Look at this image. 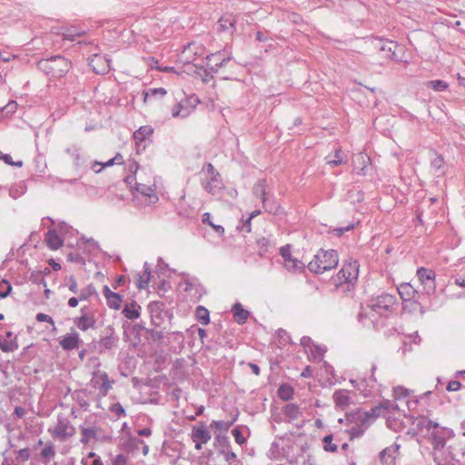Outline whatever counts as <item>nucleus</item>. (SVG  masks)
<instances>
[{
	"instance_id": "nucleus-10",
	"label": "nucleus",
	"mask_w": 465,
	"mask_h": 465,
	"mask_svg": "<svg viewBox=\"0 0 465 465\" xmlns=\"http://www.w3.org/2000/svg\"><path fill=\"white\" fill-rule=\"evenodd\" d=\"M226 49L223 51H218L217 53L211 54L206 56V60L208 61L206 66L212 72L217 73L220 68L224 66L229 61L232 60L231 53L228 55H225Z\"/></svg>"
},
{
	"instance_id": "nucleus-55",
	"label": "nucleus",
	"mask_w": 465,
	"mask_h": 465,
	"mask_svg": "<svg viewBox=\"0 0 465 465\" xmlns=\"http://www.w3.org/2000/svg\"><path fill=\"white\" fill-rule=\"evenodd\" d=\"M12 290V286L9 283V282L3 280L0 282V297L5 298L6 297Z\"/></svg>"
},
{
	"instance_id": "nucleus-23",
	"label": "nucleus",
	"mask_w": 465,
	"mask_h": 465,
	"mask_svg": "<svg viewBox=\"0 0 465 465\" xmlns=\"http://www.w3.org/2000/svg\"><path fill=\"white\" fill-rule=\"evenodd\" d=\"M348 420L357 423L365 430L372 423L368 413L361 410L348 415Z\"/></svg>"
},
{
	"instance_id": "nucleus-57",
	"label": "nucleus",
	"mask_w": 465,
	"mask_h": 465,
	"mask_svg": "<svg viewBox=\"0 0 465 465\" xmlns=\"http://www.w3.org/2000/svg\"><path fill=\"white\" fill-rule=\"evenodd\" d=\"M366 412L368 413L371 422H373L378 417L383 414L380 404L371 408L369 411Z\"/></svg>"
},
{
	"instance_id": "nucleus-6",
	"label": "nucleus",
	"mask_w": 465,
	"mask_h": 465,
	"mask_svg": "<svg viewBox=\"0 0 465 465\" xmlns=\"http://www.w3.org/2000/svg\"><path fill=\"white\" fill-rule=\"evenodd\" d=\"M190 437L195 444V450H202L203 445L206 444L211 440L212 434L207 429L206 424L204 422H200L193 427Z\"/></svg>"
},
{
	"instance_id": "nucleus-62",
	"label": "nucleus",
	"mask_w": 465,
	"mask_h": 465,
	"mask_svg": "<svg viewBox=\"0 0 465 465\" xmlns=\"http://www.w3.org/2000/svg\"><path fill=\"white\" fill-rule=\"evenodd\" d=\"M110 411L113 412L114 414H115L117 417L125 415V411L119 402L113 404L110 407Z\"/></svg>"
},
{
	"instance_id": "nucleus-5",
	"label": "nucleus",
	"mask_w": 465,
	"mask_h": 465,
	"mask_svg": "<svg viewBox=\"0 0 465 465\" xmlns=\"http://www.w3.org/2000/svg\"><path fill=\"white\" fill-rule=\"evenodd\" d=\"M416 426L419 430H426L428 434V441L431 442L433 438L446 434L451 429L440 425L438 422L429 420L426 417L418 419Z\"/></svg>"
},
{
	"instance_id": "nucleus-54",
	"label": "nucleus",
	"mask_w": 465,
	"mask_h": 465,
	"mask_svg": "<svg viewBox=\"0 0 465 465\" xmlns=\"http://www.w3.org/2000/svg\"><path fill=\"white\" fill-rule=\"evenodd\" d=\"M393 395L396 400L406 398L409 395V391L402 386H397L393 389Z\"/></svg>"
},
{
	"instance_id": "nucleus-64",
	"label": "nucleus",
	"mask_w": 465,
	"mask_h": 465,
	"mask_svg": "<svg viewBox=\"0 0 465 465\" xmlns=\"http://www.w3.org/2000/svg\"><path fill=\"white\" fill-rule=\"evenodd\" d=\"M349 431L351 438H359L363 434L365 429L357 424L352 426Z\"/></svg>"
},
{
	"instance_id": "nucleus-29",
	"label": "nucleus",
	"mask_w": 465,
	"mask_h": 465,
	"mask_svg": "<svg viewBox=\"0 0 465 465\" xmlns=\"http://www.w3.org/2000/svg\"><path fill=\"white\" fill-rule=\"evenodd\" d=\"M140 305L136 302H128L124 305L123 314L129 320H135L140 316Z\"/></svg>"
},
{
	"instance_id": "nucleus-21",
	"label": "nucleus",
	"mask_w": 465,
	"mask_h": 465,
	"mask_svg": "<svg viewBox=\"0 0 465 465\" xmlns=\"http://www.w3.org/2000/svg\"><path fill=\"white\" fill-rule=\"evenodd\" d=\"M82 342L79 334L75 331L64 335L60 341V345L64 350L71 351L77 349Z\"/></svg>"
},
{
	"instance_id": "nucleus-38",
	"label": "nucleus",
	"mask_w": 465,
	"mask_h": 465,
	"mask_svg": "<svg viewBox=\"0 0 465 465\" xmlns=\"http://www.w3.org/2000/svg\"><path fill=\"white\" fill-rule=\"evenodd\" d=\"M327 164L331 166H337L345 163L344 153L341 148H337L334 152L333 158L331 155L326 157Z\"/></svg>"
},
{
	"instance_id": "nucleus-4",
	"label": "nucleus",
	"mask_w": 465,
	"mask_h": 465,
	"mask_svg": "<svg viewBox=\"0 0 465 465\" xmlns=\"http://www.w3.org/2000/svg\"><path fill=\"white\" fill-rule=\"evenodd\" d=\"M38 68L51 77L61 78L70 71L72 63L62 55H54L39 61Z\"/></svg>"
},
{
	"instance_id": "nucleus-33",
	"label": "nucleus",
	"mask_w": 465,
	"mask_h": 465,
	"mask_svg": "<svg viewBox=\"0 0 465 465\" xmlns=\"http://www.w3.org/2000/svg\"><path fill=\"white\" fill-rule=\"evenodd\" d=\"M310 346L311 347H309V350L307 351H305L307 353L309 359L317 361H321L323 358V355H324L326 350L317 344H314V343Z\"/></svg>"
},
{
	"instance_id": "nucleus-61",
	"label": "nucleus",
	"mask_w": 465,
	"mask_h": 465,
	"mask_svg": "<svg viewBox=\"0 0 465 465\" xmlns=\"http://www.w3.org/2000/svg\"><path fill=\"white\" fill-rule=\"evenodd\" d=\"M94 288L92 285L87 286L85 289L82 290L79 294L80 301L87 300L93 293H94Z\"/></svg>"
},
{
	"instance_id": "nucleus-28",
	"label": "nucleus",
	"mask_w": 465,
	"mask_h": 465,
	"mask_svg": "<svg viewBox=\"0 0 465 465\" xmlns=\"http://www.w3.org/2000/svg\"><path fill=\"white\" fill-rule=\"evenodd\" d=\"M376 370H377L376 364H372L371 369V376L370 381H369L368 383H367V381H365V380L358 381V380H353V379H351L350 381V382L357 390L365 391L367 386H370L371 388L373 387V384H369L370 382H371V383H375L376 382V378L374 376V373H375Z\"/></svg>"
},
{
	"instance_id": "nucleus-25",
	"label": "nucleus",
	"mask_w": 465,
	"mask_h": 465,
	"mask_svg": "<svg viewBox=\"0 0 465 465\" xmlns=\"http://www.w3.org/2000/svg\"><path fill=\"white\" fill-rule=\"evenodd\" d=\"M45 242L47 246L51 250H58L60 247L63 246V240L61 237L57 234L55 230L52 229L49 230L45 235Z\"/></svg>"
},
{
	"instance_id": "nucleus-59",
	"label": "nucleus",
	"mask_w": 465,
	"mask_h": 465,
	"mask_svg": "<svg viewBox=\"0 0 465 465\" xmlns=\"http://www.w3.org/2000/svg\"><path fill=\"white\" fill-rule=\"evenodd\" d=\"M263 204V208L266 212L273 214H277L280 209V206L275 203H268L267 199L265 202H262Z\"/></svg>"
},
{
	"instance_id": "nucleus-19",
	"label": "nucleus",
	"mask_w": 465,
	"mask_h": 465,
	"mask_svg": "<svg viewBox=\"0 0 465 465\" xmlns=\"http://www.w3.org/2000/svg\"><path fill=\"white\" fill-rule=\"evenodd\" d=\"M135 190L138 193L145 198V201L148 202V203H154L159 199L154 189L150 185L136 183Z\"/></svg>"
},
{
	"instance_id": "nucleus-50",
	"label": "nucleus",
	"mask_w": 465,
	"mask_h": 465,
	"mask_svg": "<svg viewBox=\"0 0 465 465\" xmlns=\"http://www.w3.org/2000/svg\"><path fill=\"white\" fill-rule=\"evenodd\" d=\"M202 222L203 223L209 224L217 233L220 235L223 234L224 229L222 225H216L213 222L211 221V214L209 213H204L203 214Z\"/></svg>"
},
{
	"instance_id": "nucleus-53",
	"label": "nucleus",
	"mask_w": 465,
	"mask_h": 465,
	"mask_svg": "<svg viewBox=\"0 0 465 465\" xmlns=\"http://www.w3.org/2000/svg\"><path fill=\"white\" fill-rule=\"evenodd\" d=\"M380 406H381V408L382 412H383L384 411H388V412L392 413V412H393V411H395L396 409H398V406H397L394 402H392V401H389V400L382 401L380 403Z\"/></svg>"
},
{
	"instance_id": "nucleus-51",
	"label": "nucleus",
	"mask_w": 465,
	"mask_h": 465,
	"mask_svg": "<svg viewBox=\"0 0 465 465\" xmlns=\"http://www.w3.org/2000/svg\"><path fill=\"white\" fill-rule=\"evenodd\" d=\"M434 157L431 159V166L436 171H440L443 173L444 168V160L443 157L440 154H438L436 153H433Z\"/></svg>"
},
{
	"instance_id": "nucleus-11",
	"label": "nucleus",
	"mask_w": 465,
	"mask_h": 465,
	"mask_svg": "<svg viewBox=\"0 0 465 465\" xmlns=\"http://www.w3.org/2000/svg\"><path fill=\"white\" fill-rule=\"evenodd\" d=\"M417 276L420 284L423 285L424 291L430 294L436 289L435 272L430 269L420 267L417 270Z\"/></svg>"
},
{
	"instance_id": "nucleus-35",
	"label": "nucleus",
	"mask_w": 465,
	"mask_h": 465,
	"mask_svg": "<svg viewBox=\"0 0 465 465\" xmlns=\"http://www.w3.org/2000/svg\"><path fill=\"white\" fill-rule=\"evenodd\" d=\"M266 180L262 179L259 180L252 188L253 194L259 198L262 202H265L266 200Z\"/></svg>"
},
{
	"instance_id": "nucleus-12",
	"label": "nucleus",
	"mask_w": 465,
	"mask_h": 465,
	"mask_svg": "<svg viewBox=\"0 0 465 465\" xmlns=\"http://www.w3.org/2000/svg\"><path fill=\"white\" fill-rule=\"evenodd\" d=\"M49 431L53 436L65 440L74 435V429L67 419L59 417L55 427L53 430H49Z\"/></svg>"
},
{
	"instance_id": "nucleus-8",
	"label": "nucleus",
	"mask_w": 465,
	"mask_h": 465,
	"mask_svg": "<svg viewBox=\"0 0 465 465\" xmlns=\"http://www.w3.org/2000/svg\"><path fill=\"white\" fill-rule=\"evenodd\" d=\"M359 275V264L357 261H352L345 263L337 274V281L339 282H347L353 284Z\"/></svg>"
},
{
	"instance_id": "nucleus-49",
	"label": "nucleus",
	"mask_w": 465,
	"mask_h": 465,
	"mask_svg": "<svg viewBox=\"0 0 465 465\" xmlns=\"http://www.w3.org/2000/svg\"><path fill=\"white\" fill-rule=\"evenodd\" d=\"M81 433V442L84 444H87L91 439L96 437V431L94 428H83Z\"/></svg>"
},
{
	"instance_id": "nucleus-13",
	"label": "nucleus",
	"mask_w": 465,
	"mask_h": 465,
	"mask_svg": "<svg viewBox=\"0 0 465 465\" xmlns=\"http://www.w3.org/2000/svg\"><path fill=\"white\" fill-rule=\"evenodd\" d=\"M111 59L106 56L94 54L88 59V64L97 74H104L110 70Z\"/></svg>"
},
{
	"instance_id": "nucleus-1",
	"label": "nucleus",
	"mask_w": 465,
	"mask_h": 465,
	"mask_svg": "<svg viewBox=\"0 0 465 465\" xmlns=\"http://www.w3.org/2000/svg\"><path fill=\"white\" fill-rule=\"evenodd\" d=\"M455 437L453 430L441 436L433 438L430 442L431 445V457L435 465H459L460 456L463 457L464 452L456 451L453 444L448 442Z\"/></svg>"
},
{
	"instance_id": "nucleus-42",
	"label": "nucleus",
	"mask_w": 465,
	"mask_h": 465,
	"mask_svg": "<svg viewBox=\"0 0 465 465\" xmlns=\"http://www.w3.org/2000/svg\"><path fill=\"white\" fill-rule=\"evenodd\" d=\"M55 456V450L53 443H47L45 448L41 450V457L45 460V463H48L51 459Z\"/></svg>"
},
{
	"instance_id": "nucleus-15",
	"label": "nucleus",
	"mask_w": 465,
	"mask_h": 465,
	"mask_svg": "<svg viewBox=\"0 0 465 465\" xmlns=\"http://www.w3.org/2000/svg\"><path fill=\"white\" fill-rule=\"evenodd\" d=\"M398 293L403 302H419L420 292L409 282L401 283L398 288Z\"/></svg>"
},
{
	"instance_id": "nucleus-31",
	"label": "nucleus",
	"mask_w": 465,
	"mask_h": 465,
	"mask_svg": "<svg viewBox=\"0 0 465 465\" xmlns=\"http://www.w3.org/2000/svg\"><path fill=\"white\" fill-rule=\"evenodd\" d=\"M371 159L370 157L363 153H360L356 158L353 160V163L355 164L354 169H357L356 163L361 164L362 166L360 168V170L357 172L361 175H366L368 172V164L370 163Z\"/></svg>"
},
{
	"instance_id": "nucleus-18",
	"label": "nucleus",
	"mask_w": 465,
	"mask_h": 465,
	"mask_svg": "<svg viewBox=\"0 0 465 465\" xmlns=\"http://www.w3.org/2000/svg\"><path fill=\"white\" fill-rule=\"evenodd\" d=\"M202 185L207 193L213 195L219 193L223 188L221 175L205 178V180L202 182Z\"/></svg>"
},
{
	"instance_id": "nucleus-9",
	"label": "nucleus",
	"mask_w": 465,
	"mask_h": 465,
	"mask_svg": "<svg viewBox=\"0 0 465 465\" xmlns=\"http://www.w3.org/2000/svg\"><path fill=\"white\" fill-rule=\"evenodd\" d=\"M81 315L74 319V324L81 331H86L89 329H96V319L94 312L88 307L81 308Z\"/></svg>"
},
{
	"instance_id": "nucleus-37",
	"label": "nucleus",
	"mask_w": 465,
	"mask_h": 465,
	"mask_svg": "<svg viewBox=\"0 0 465 465\" xmlns=\"http://www.w3.org/2000/svg\"><path fill=\"white\" fill-rule=\"evenodd\" d=\"M0 349L4 352H12L18 349L16 339L9 340L0 336Z\"/></svg>"
},
{
	"instance_id": "nucleus-63",
	"label": "nucleus",
	"mask_w": 465,
	"mask_h": 465,
	"mask_svg": "<svg viewBox=\"0 0 465 465\" xmlns=\"http://www.w3.org/2000/svg\"><path fill=\"white\" fill-rule=\"evenodd\" d=\"M203 171L206 173V178H211L218 175H221L214 168V166L212 163H207L203 168Z\"/></svg>"
},
{
	"instance_id": "nucleus-24",
	"label": "nucleus",
	"mask_w": 465,
	"mask_h": 465,
	"mask_svg": "<svg viewBox=\"0 0 465 465\" xmlns=\"http://www.w3.org/2000/svg\"><path fill=\"white\" fill-rule=\"evenodd\" d=\"M85 34L84 29L78 28L76 26H69L62 28L58 33L62 36L63 40L74 41L76 37L82 36Z\"/></svg>"
},
{
	"instance_id": "nucleus-16",
	"label": "nucleus",
	"mask_w": 465,
	"mask_h": 465,
	"mask_svg": "<svg viewBox=\"0 0 465 465\" xmlns=\"http://www.w3.org/2000/svg\"><path fill=\"white\" fill-rule=\"evenodd\" d=\"M119 338L115 334L114 329L112 326H107L104 330V335L99 341L100 351L116 347Z\"/></svg>"
},
{
	"instance_id": "nucleus-2",
	"label": "nucleus",
	"mask_w": 465,
	"mask_h": 465,
	"mask_svg": "<svg viewBox=\"0 0 465 465\" xmlns=\"http://www.w3.org/2000/svg\"><path fill=\"white\" fill-rule=\"evenodd\" d=\"M396 304V296L387 292H381L372 297L366 307H361L358 314V320L365 324V321L369 319L373 324L377 320V315L388 317Z\"/></svg>"
},
{
	"instance_id": "nucleus-39",
	"label": "nucleus",
	"mask_w": 465,
	"mask_h": 465,
	"mask_svg": "<svg viewBox=\"0 0 465 465\" xmlns=\"http://www.w3.org/2000/svg\"><path fill=\"white\" fill-rule=\"evenodd\" d=\"M238 415L236 414L231 420H213L211 427H214L218 430L227 431L232 424L237 420Z\"/></svg>"
},
{
	"instance_id": "nucleus-60",
	"label": "nucleus",
	"mask_w": 465,
	"mask_h": 465,
	"mask_svg": "<svg viewBox=\"0 0 465 465\" xmlns=\"http://www.w3.org/2000/svg\"><path fill=\"white\" fill-rule=\"evenodd\" d=\"M233 437H234V440H235V442L239 445H242L243 443H245L246 441V439L244 438V436L242 435V431H241V429L239 427H236L232 430V431Z\"/></svg>"
},
{
	"instance_id": "nucleus-47",
	"label": "nucleus",
	"mask_w": 465,
	"mask_h": 465,
	"mask_svg": "<svg viewBox=\"0 0 465 465\" xmlns=\"http://www.w3.org/2000/svg\"><path fill=\"white\" fill-rule=\"evenodd\" d=\"M107 305L109 308L114 310H119L122 302V296L119 293L114 292L106 299Z\"/></svg>"
},
{
	"instance_id": "nucleus-43",
	"label": "nucleus",
	"mask_w": 465,
	"mask_h": 465,
	"mask_svg": "<svg viewBox=\"0 0 465 465\" xmlns=\"http://www.w3.org/2000/svg\"><path fill=\"white\" fill-rule=\"evenodd\" d=\"M279 397L283 401H289L293 396V389L289 384H282L278 390Z\"/></svg>"
},
{
	"instance_id": "nucleus-45",
	"label": "nucleus",
	"mask_w": 465,
	"mask_h": 465,
	"mask_svg": "<svg viewBox=\"0 0 465 465\" xmlns=\"http://www.w3.org/2000/svg\"><path fill=\"white\" fill-rule=\"evenodd\" d=\"M426 86L436 92H442L448 88L449 84L443 80H431L426 82Z\"/></svg>"
},
{
	"instance_id": "nucleus-40",
	"label": "nucleus",
	"mask_w": 465,
	"mask_h": 465,
	"mask_svg": "<svg viewBox=\"0 0 465 465\" xmlns=\"http://www.w3.org/2000/svg\"><path fill=\"white\" fill-rule=\"evenodd\" d=\"M88 394L89 393L86 390H82V391H75V393L74 395V399L77 401L79 406L84 410H87L89 407V402L86 400V398L88 397Z\"/></svg>"
},
{
	"instance_id": "nucleus-44",
	"label": "nucleus",
	"mask_w": 465,
	"mask_h": 465,
	"mask_svg": "<svg viewBox=\"0 0 465 465\" xmlns=\"http://www.w3.org/2000/svg\"><path fill=\"white\" fill-rule=\"evenodd\" d=\"M197 320L203 325L210 322L209 311L203 306H198L195 312Z\"/></svg>"
},
{
	"instance_id": "nucleus-52",
	"label": "nucleus",
	"mask_w": 465,
	"mask_h": 465,
	"mask_svg": "<svg viewBox=\"0 0 465 465\" xmlns=\"http://www.w3.org/2000/svg\"><path fill=\"white\" fill-rule=\"evenodd\" d=\"M284 413L286 416L295 419L299 414V408L295 404H288L284 409Z\"/></svg>"
},
{
	"instance_id": "nucleus-3",
	"label": "nucleus",
	"mask_w": 465,
	"mask_h": 465,
	"mask_svg": "<svg viewBox=\"0 0 465 465\" xmlns=\"http://www.w3.org/2000/svg\"><path fill=\"white\" fill-rule=\"evenodd\" d=\"M339 263L338 252L335 250H319L308 263V269L313 273H323L336 268Z\"/></svg>"
},
{
	"instance_id": "nucleus-58",
	"label": "nucleus",
	"mask_w": 465,
	"mask_h": 465,
	"mask_svg": "<svg viewBox=\"0 0 465 465\" xmlns=\"http://www.w3.org/2000/svg\"><path fill=\"white\" fill-rule=\"evenodd\" d=\"M222 454L224 457L226 461H230L231 460H235L237 458L236 453L231 450V446L227 444L223 450Z\"/></svg>"
},
{
	"instance_id": "nucleus-20",
	"label": "nucleus",
	"mask_w": 465,
	"mask_h": 465,
	"mask_svg": "<svg viewBox=\"0 0 465 465\" xmlns=\"http://www.w3.org/2000/svg\"><path fill=\"white\" fill-rule=\"evenodd\" d=\"M375 47L379 48L381 52L386 54L388 58L393 59L395 56L396 44L391 41H385L381 38H375L373 41Z\"/></svg>"
},
{
	"instance_id": "nucleus-48",
	"label": "nucleus",
	"mask_w": 465,
	"mask_h": 465,
	"mask_svg": "<svg viewBox=\"0 0 465 465\" xmlns=\"http://www.w3.org/2000/svg\"><path fill=\"white\" fill-rule=\"evenodd\" d=\"M333 437L331 434L326 435L322 441H323V450L327 452H337L338 446L332 442Z\"/></svg>"
},
{
	"instance_id": "nucleus-32",
	"label": "nucleus",
	"mask_w": 465,
	"mask_h": 465,
	"mask_svg": "<svg viewBox=\"0 0 465 465\" xmlns=\"http://www.w3.org/2000/svg\"><path fill=\"white\" fill-rule=\"evenodd\" d=\"M284 267L291 272H302L305 268V264L299 259L292 257L284 262Z\"/></svg>"
},
{
	"instance_id": "nucleus-26",
	"label": "nucleus",
	"mask_w": 465,
	"mask_h": 465,
	"mask_svg": "<svg viewBox=\"0 0 465 465\" xmlns=\"http://www.w3.org/2000/svg\"><path fill=\"white\" fill-rule=\"evenodd\" d=\"M333 401L336 406L344 409L348 407L351 403V399L349 397V391L347 390H338L333 393Z\"/></svg>"
},
{
	"instance_id": "nucleus-7",
	"label": "nucleus",
	"mask_w": 465,
	"mask_h": 465,
	"mask_svg": "<svg viewBox=\"0 0 465 465\" xmlns=\"http://www.w3.org/2000/svg\"><path fill=\"white\" fill-rule=\"evenodd\" d=\"M112 383L113 381H109L108 374L102 371H94L90 380L91 387L97 389L102 397L108 394L112 389Z\"/></svg>"
},
{
	"instance_id": "nucleus-36",
	"label": "nucleus",
	"mask_w": 465,
	"mask_h": 465,
	"mask_svg": "<svg viewBox=\"0 0 465 465\" xmlns=\"http://www.w3.org/2000/svg\"><path fill=\"white\" fill-rule=\"evenodd\" d=\"M166 90L163 87L159 88H150L147 91H144L143 93V101L146 103L150 101L153 98H156L158 96L163 97L166 94Z\"/></svg>"
},
{
	"instance_id": "nucleus-14",
	"label": "nucleus",
	"mask_w": 465,
	"mask_h": 465,
	"mask_svg": "<svg viewBox=\"0 0 465 465\" xmlns=\"http://www.w3.org/2000/svg\"><path fill=\"white\" fill-rule=\"evenodd\" d=\"M153 133V130L149 125L141 126L138 130L134 133V139L137 145V150L142 148L144 150L147 145L151 143V136Z\"/></svg>"
},
{
	"instance_id": "nucleus-46",
	"label": "nucleus",
	"mask_w": 465,
	"mask_h": 465,
	"mask_svg": "<svg viewBox=\"0 0 465 465\" xmlns=\"http://www.w3.org/2000/svg\"><path fill=\"white\" fill-rule=\"evenodd\" d=\"M83 465H103L101 458L94 452H90L85 458L82 459Z\"/></svg>"
},
{
	"instance_id": "nucleus-30",
	"label": "nucleus",
	"mask_w": 465,
	"mask_h": 465,
	"mask_svg": "<svg viewBox=\"0 0 465 465\" xmlns=\"http://www.w3.org/2000/svg\"><path fill=\"white\" fill-rule=\"evenodd\" d=\"M143 268H144L143 272L142 274L141 273L138 274V279H137V283H136L137 288L140 290L145 289L148 286V283L150 282V280H151V269H150V265L147 262H144Z\"/></svg>"
},
{
	"instance_id": "nucleus-34",
	"label": "nucleus",
	"mask_w": 465,
	"mask_h": 465,
	"mask_svg": "<svg viewBox=\"0 0 465 465\" xmlns=\"http://www.w3.org/2000/svg\"><path fill=\"white\" fill-rule=\"evenodd\" d=\"M187 102L179 103L175 104L172 110V115L173 117L181 116L182 118L187 117L191 112L192 108L186 105Z\"/></svg>"
},
{
	"instance_id": "nucleus-17",
	"label": "nucleus",
	"mask_w": 465,
	"mask_h": 465,
	"mask_svg": "<svg viewBox=\"0 0 465 465\" xmlns=\"http://www.w3.org/2000/svg\"><path fill=\"white\" fill-rule=\"evenodd\" d=\"M401 449V445L398 443H394L391 446L385 448L380 453V459L382 465H394L396 458L399 454V450Z\"/></svg>"
},
{
	"instance_id": "nucleus-22",
	"label": "nucleus",
	"mask_w": 465,
	"mask_h": 465,
	"mask_svg": "<svg viewBox=\"0 0 465 465\" xmlns=\"http://www.w3.org/2000/svg\"><path fill=\"white\" fill-rule=\"evenodd\" d=\"M236 21L237 20L232 14L223 15L218 21L219 31H231V34H232L235 31Z\"/></svg>"
},
{
	"instance_id": "nucleus-27",
	"label": "nucleus",
	"mask_w": 465,
	"mask_h": 465,
	"mask_svg": "<svg viewBox=\"0 0 465 465\" xmlns=\"http://www.w3.org/2000/svg\"><path fill=\"white\" fill-rule=\"evenodd\" d=\"M232 311L233 312L234 321L238 324H243L246 322V321L248 320V317L250 315V312L247 310L243 309V307L241 303H239V302L235 303L232 306Z\"/></svg>"
},
{
	"instance_id": "nucleus-41",
	"label": "nucleus",
	"mask_w": 465,
	"mask_h": 465,
	"mask_svg": "<svg viewBox=\"0 0 465 465\" xmlns=\"http://www.w3.org/2000/svg\"><path fill=\"white\" fill-rule=\"evenodd\" d=\"M25 191H26V186L25 185L24 182H20L15 185H13L9 189V195L13 199H17L20 196H22L23 194H25Z\"/></svg>"
},
{
	"instance_id": "nucleus-56",
	"label": "nucleus",
	"mask_w": 465,
	"mask_h": 465,
	"mask_svg": "<svg viewBox=\"0 0 465 465\" xmlns=\"http://www.w3.org/2000/svg\"><path fill=\"white\" fill-rule=\"evenodd\" d=\"M66 152L72 155L74 158V165L76 167H80L82 165V158L78 149H70L67 148Z\"/></svg>"
}]
</instances>
